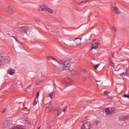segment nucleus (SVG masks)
Wrapping results in <instances>:
<instances>
[{
	"mask_svg": "<svg viewBox=\"0 0 129 129\" xmlns=\"http://www.w3.org/2000/svg\"><path fill=\"white\" fill-rule=\"evenodd\" d=\"M9 120H7L4 123V125L3 127H7L10 125H11V123L8 122Z\"/></svg>",
	"mask_w": 129,
	"mask_h": 129,
	"instance_id": "14",
	"label": "nucleus"
},
{
	"mask_svg": "<svg viewBox=\"0 0 129 129\" xmlns=\"http://www.w3.org/2000/svg\"><path fill=\"white\" fill-rule=\"evenodd\" d=\"M106 115H110L113 114L114 112V108L113 107L111 108V110H109V108L107 107L105 110Z\"/></svg>",
	"mask_w": 129,
	"mask_h": 129,
	"instance_id": "5",
	"label": "nucleus"
},
{
	"mask_svg": "<svg viewBox=\"0 0 129 129\" xmlns=\"http://www.w3.org/2000/svg\"><path fill=\"white\" fill-rule=\"evenodd\" d=\"M64 123L66 124H70V119L69 118H67L66 119Z\"/></svg>",
	"mask_w": 129,
	"mask_h": 129,
	"instance_id": "21",
	"label": "nucleus"
},
{
	"mask_svg": "<svg viewBox=\"0 0 129 129\" xmlns=\"http://www.w3.org/2000/svg\"><path fill=\"white\" fill-rule=\"evenodd\" d=\"M125 74H126V76H127L128 73H127V72L126 71L125 72Z\"/></svg>",
	"mask_w": 129,
	"mask_h": 129,
	"instance_id": "41",
	"label": "nucleus"
},
{
	"mask_svg": "<svg viewBox=\"0 0 129 129\" xmlns=\"http://www.w3.org/2000/svg\"><path fill=\"white\" fill-rule=\"evenodd\" d=\"M83 72L84 73H87L88 76L90 75V73H88V72H87V70H86V69H83Z\"/></svg>",
	"mask_w": 129,
	"mask_h": 129,
	"instance_id": "23",
	"label": "nucleus"
},
{
	"mask_svg": "<svg viewBox=\"0 0 129 129\" xmlns=\"http://www.w3.org/2000/svg\"><path fill=\"white\" fill-rule=\"evenodd\" d=\"M4 60H5V61H7V63H8V62H10V61H11V58H10V57L7 56L6 57L4 58Z\"/></svg>",
	"mask_w": 129,
	"mask_h": 129,
	"instance_id": "18",
	"label": "nucleus"
},
{
	"mask_svg": "<svg viewBox=\"0 0 129 129\" xmlns=\"http://www.w3.org/2000/svg\"><path fill=\"white\" fill-rule=\"evenodd\" d=\"M16 41H17V42H18V43H19L20 44H21V42H20V41H19L18 40V39H16Z\"/></svg>",
	"mask_w": 129,
	"mask_h": 129,
	"instance_id": "42",
	"label": "nucleus"
},
{
	"mask_svg": "<svg viewBox=\"0 0 129 129\" xmlns=\"http://www.w3.org/2000/svg\"><path fill=\"white\" fill-rule=\"evenodd\" d=\"M113 12L115 14H116V15H119V14H121L120 11H119V9H118L117 7H114Z\"/></svg>",
	"mask_w": 129,
	"mask_h": 129,
	"instance_id": "10",
	"label": "nucleus"
},
{
	"mask_svg": "<svg viewBox=\"0 0 129 129\" xmlns=\"http://www.w3.org/2000/svg\"><path fill=\"white\" fill-rule=\"evenodd\" d=\"M73 41L75 42L77 46H80V43H81V39H80L79 37L74 38Z\"/></svg>",
	"mask_w": 129,
	"mask_h": 129,
	"instance_id": "8",
	"label": "nucleus"
},
{
	"mask_svg": "<svg viewBox=\"0 0 129 129\" xmlns=\"http://www.w3.org/2000/svg\"><path fill=\"white\" fill-rule=\"evenodd\" d=\"M98 49V42L94 43L92 44V50H96Z\"/></svg>",
	"mask_w": 129,
	"mask_h": 129,
	"instance_id": "9",
	"label": "nucleus"
},
{
	"mask_svg": "<svg viewBox=\"0 0 129 129\" xmlns=\"http://www.w3.org/2000/svg\"><path fill=\"white\" fill-rule=\"evenodd\" d=\"M91 123L90 122H86L81 126V129H91Z\"/></svg>",
	"mask_w": 129,
	"mask_h": 129,
	"instance_id": "4",
	"label": "nucleus"
},
{
	"mask_svg": "<svg viewBox=\"0 0 129 129\" xmlns=\"http://www.w3.org/2000/svg\"><path fill=\"white\" fill-rule=\"evenodd\" d=\"M8 74L10 75H14L15 74V70L13 69H9L7 71Z\"/></svg>",
	"mask_w": 129,
	"mask_h": 129,
	"instance_id": "11",
	"label": "nucleus"
},
{
	"mask_svg": "<svg viewBox=\"0 0 129 129\" xmlns=\"http://www.w3.org/2000/svg\"><path fill=\"white\" fill-rule=\"evenodd\" d=\"M63 81L64 82L65 84H69V83H71V82H72V80L70 79V78L67 77L63 79Z\"/></svg>",
	"mask_w": 129,
	"mask_h": 129,
	"instance_id": "12",
	"label": "nucleus"
},
{
	"mask_svg": "<svg viewBox=\"0 0 129 129\" xmlns=\"http://www.w3.org/2000/svg\"><path fill=\"white\" fill-rule=\"evenodd\" d=\"M71 71V75L72 76H74V75H76L77 74V71H75L74 69L70 70Z\"/></svg>",
	"mask_w": 129,
	"mask_h": 129,
	"instance_id": "15",
	"label": "nucleus"
},
{
	"mask_svg": "<svg viewBox=\"0 0 129 129\" xmlns=\"http://www.w3.org/2000/svg\"><path fill=\"white\" fill-rule=\"evenodd\" d=\"M104 94H106V95H108V94H109V92L107 91H105L104 92Z\"/></svg>",
	"mask_w": 129,
	"mask_h": 129,
	"instance_id": "28",
	"label": "nucleus"
},
{
	"mask_svg": "<svg viewBox=\"0 0 129 129\" xmlns=\"http://www.w3.org/2000/svg\"><path fill=\"white\" fill-rule=\"evenodd\" d=\"M62 112V110L58 109L57 110V114L56 115V116H59V114Z\"/></svg>",
	"mask_w": 129,
	"mask_h": 129,
	"instance_id": "22",
	"label": "nucleus"
},
{
	"mask_svg": "<svg viewBox=\"0 0 129 129\" xmlns=\"http://www.w3.org/2000/svg\"><path fill=\"white\" fill-rule=\"evenodd\" d=\"M19 30L21 33L29 35L32 32V27L28 26H22L19 28Z\"/></svg>",
	"mask_w": 129,
	"mask_h": 129,
	"instance_id": "2",
	"label": "nucleus"
},
{
	"mask_svg": "<svg viewBox=\"0 0 129 129\" xmlns=\"http://www.w3.org/2000/svg\"><path fill=\"white\" fill-rule=\"evenodd\" d=\"M37 102V101H36V99H34V102H33V105L35 106V105H36Z\"/></svg>",
	"mask_w": 129,
	"mask_h": 129,
	"instance_id": "27",
	"label": "nucleus"
},
{
	"mask_svg": "<svg viewBox=\"0 0 129 129\" xmlns=\"http://www.w3.org/2000/svg\"><path fill=\"white\" fill-rule=\"evenodd\" d=\"M46 129H51V126H47Z\"/></svg>",
	"mask_w": 129,
	"mask_h": 129,
	"instance_id": "37",
	"label": "nucleus"
},
{
	"mask_svg": "<svg viewBox=\"0 0 129 129\" xmlns=\"http://www.w3.org/2000/svg\"><path fill=\"white\" fill-rule=\"evenodd\" d=\"M122 121H123V118L121 117H119V119H118V123L119 124V125H122L123 122Z\"/></svg>",
	"mask_w": 129,
	"mask_h": 129,
	"instance_id": "16",
	"label": "nucleus"
},
{
	"mask_svg": "<svg viewBox=\"0 0 129 129\" xmlns=\"http://www.w3.org/2000/svg\"><path fill=\"white\" fill-rule=\"evenodd\" d=\"M68 106H65L62 110V111H63V112H65V111H66L67 110V108H68Z\"/></svg>",
	"mask_w": 129,
	"mask_h": 129,
	"instance_id": "25",
	"label": "nucleus"
},
{
	"mask_svg": "<svg viewBox=\"0 0 129 129\" xmlns=\"http://www.w3.org/2000/svg\"><path fill=\"white\" fill-rule=\"evenodd\" d=\"M83 3H84L83 2H79L78 3V5H81V4H83Z\"/></svg>",
	"mask_w": 129,
	"mask_h": 129,
	"instance_id": "39",
	"label": "nucleus"
},
{
	"mask_svg": "<svg viewBox=\"0 0 129 129\" xmlns=\"http://www.w3.org/2000/svg\"><path fill=\"white\" fill-rule=\"evenodd\" d=\"M47 30L48 31V33H51V31L52 33L51 34H52V35H54V36H56V34H55V30H56V28L55 29L47 28Z\"/></svg>",
	"mask_w": 129,
	"mask_h": 129,
	"instance_id": "13",
	"label": "nucleus"
},
{
	"mask_svg": "<svg viewBox=\"0 0 129 129\" xmlns=\"http://www.w3.org/2000/svg\"><path fill=\"white\" fill-rule=\"evenodd\" d=\"M22 110H25V111H27V110H28V108H27V107H24L22 108Z\"/></svg>",
	"mask_w": 129,
	"mask_h": 129,
	"instance_id": "29",
	"label": "nucleus"
},
{
	"mask_svg": "<svg viewBox=\"0 0 129 129\" xmlns=\"http://www.w3.org/2000/svg\"><path fill=\"white\" fill-rule=\"evenodd\" d=\"M111 54H112V56L113 58L114 56V52H111Z\"/></svg>",
	"mask_w": 129,
	"mask_h": 129,
	"instance_id": "38",
	"label": "nucleus"
},
{
	"mask_svg": "<svg viewBox=\"0 0 129 129\" xmlns=\"http://www.w3.org/2000/svg\"><path fill=\"white\" fill-rule=\"evenodd\" d=\"M63 88L65 89V88H66V87H64Z\"/></svg>",
	"mask_w": 129,
	"mask_h": 129,
	"instance_id": "44",
	"label": "nucleus"
},
{
	"mask_svg": "<svg viewBox=\"0 0 129 129\" xmlns=\"http://www.w3.org/2000/svg\"><path fill=\"white\" fill-rule=\"evenodd\" d=\"M30 87H32V85H29V86H28V87L26 88V89H28V88H30Z\"/></svg>",
	"mask_w": 129,
	"mask_h": 129,
	"instance_id": "35",
	"label": "nucleus"
},
{
	"mask_svg": "<svg viewBox=\"0 0 129 129\" xmlns=\"http://www.w3.org/2000/svg\"><path fill=\"white\" fill-rule=\"evenodd\" d=\"M111 29L112 31H114V32H115V30H116V29H115V27H112Z\"/></svg>",
	"mask_w": 129,
	"mask_h": 129,
	"instance_id": "31",
	"label": "nucleus"
},
{
	"mask_svg": "<svg viewBox=\"0 0 129 129\" xmlns=\"http://www.w3.org/2000/svg\"><path fill=\"white\" fill-rule=\"evenodd\" d=\"M40 127H41V126H40L38 127V129H40Z\"/></svg>",
	"mask_w": 129,
	"mask_h": 129,
	"instance_id": "43",
	"label": "nucleus"
},
{
	"mask_svg": "<svg viewBox=\"0 0 129 129\" xmlns=\"http://www.w3.org/2000/svg\"><path fill=\"white\" fill-rule=\"evenodd\" d=\"M98 67H99V64H97L95 66H94V68H95V69H97Z\"/></svg>",
	"mask_w": 129,
	"mask_h": 129,
	"instance_id": "26",
	"label": "nucleus"
},
{
	"mask_svg": "<svg viewBox=\"0 0 129 129\" xmlns=\"http://www.w3.org/2000/svg\"><path fill=\"white\" fill-rule=\"evenodd\" d=\"M83 78L84 80H86V79H87V78L86 77H83Z\"/></svg>",
	"mask_w": 129,
	"mask_h": 129,
	"instance_id": "36",
	"label": "nucleus"
},
{
	"mask_svg": "<svg viewBox=\"0 0 129 129\" xmlns=\"http://www.w3.org/2000/svg\"><path fill=\"white\" fill-rule=\"evenodd\" d=\"M124 97H127V98H129V95H123Z\"/></svg>",
	"mask_w": 129,
	"mask_h": 129,
	"instance_id": "34",
	"label": "nucleus"
},
{
	"mask_svg": "<svg viewBox=\"0 0 129 129\" xmlns=\"http://www.w3.org/2000/svg\"><path fill=\"white\" fill-rule=\"evenodd\" d=\"M98 123H99V121H95V122H94V124H98Z\"/></svg>",
	"mask_w": 129,
	"mask_h": 129,
	"instance_id": "32",
	"label": "nucleus"
},
{
	"mask_svg": "<svg viewBox=\"0 0 129 129\" xmlns=\"http://www.w3.org/2000/svg\"><path fill=\"white\" fill-rule=\"evenodd\" d=\"M47 59L49 60H55V61H56V62H58V60L57 59H56L55 58L51 57V56H47Z\"/></svg>",
	"mask_w": 129,
	"mask_h": 129,
	"instance_id": "17",
	"label": "nucleus"
},
{
	"mask_svg": "<svg viewBox=\"0 0 129 129\" xmlns=\"http://www.w3.org/2000/svg\"><path fill=\"white\" fill-rule=\"evenodd\" d=\"M72 64V62L69 58H65L60 61V65L61 66L62 70H68L70 65Z\"/></svg>",
	"mask_w": 129,
	"mask_h": 129,
	"instance_id": "1",
	"label": "nucleus"
},
{
	"mask_svg": "<svg viewBox=\"0 0 129 129\" xmlns=\"http://www.w3.org/2000/svg\"><path fill=\"white\" fill-rule=\"evenodd\" d=\"M36 85H38V84H36Z\"/></svg>",
	"mask_w": 129,
	"mask_h": 129,
	"instance_id": "45",
	"label": "nucleus"
},
{
	"mask_svg": "<svg viewBox=\"0 0 129 129\" xmlns=\"http://www.w3.org/2000/svg\"><path fill=\"white\" fill-rule=\"evenodd\" d=\"M36 98H39V92H38L36 93Z\"/></svg>",
	"mask_w": 129,
	"mask_h": 129,
	"instance_id": "30",
	"label": "nucleus"
},
{
	"mask_svg": "<svg viewBox=\"0 0 129 129\" xmlns=\"http://www.w3.org/2000/svg\"><path fill=\"white\" fill-rule=\"evenodd\" d=\"M52 109H53V106L51 104H47L45 111L46 112H50V111H51V110H52Z\"/></svg>",
	"mask_w": 129,
	"mask_h": 129,
	"instance_id": "7",
	"label": "nucleus"
},
{
	"mask_svg": "<svg viewBox=\"0 0 129 129\" xmlns=\"http://www.w3.org/2000/svg\"><path fill=\"white\" fill-rule=\"evenodd\" d=\"M54 95H55V92H52L51 93L49 94V97L53 98V97H54Z\"/></svg>",
	"mask_w": 129,
	"mask_h": 129,
	"instance_id": "20",
	"label": "nucleus"
},
{
	"mask_svg": "<svg viewBox=\"0 0 129 129\" xmlns=\"http://www.w3.org/2000/svg\"><path fill=\"white\" fill-rule=\"evenodd\" d=\"M38 11H39V12L46 11L48 12L50 14H53V10L48 8V7L45 5L39 6L38 7Z\"/></svg>",
	"mask_w": 129,
	"mask_h": 129,
	"instance_id": "3",
	"label": "nucleus"
},
{
	"mask_svg": "<svg viewBox=\"0 0 129 129\" xmlns=\"http://www.w3.org/2000/svg\"><path fill=\"white\" fill-rule=\"evenodd\" d=\"M69 40H70V41H73V38H69Z\"/></svg>",
	"mask_w": 129,
	"mask_h": 129,
	"instance_id": "40",
	"label": "nucleus"
},
{
	"mask_svg": "<svg viewBox=\"0 0 129 129\" xmlns=\"http://www.w3.org/2000/svg\"><path fill=\"white\" fill-rule=\"evenodd\" d=\"M4 62V58L3 57L0 56V67H2V65H3V63Z\"/></svg>",
	"mask_w": 129,
	"mask_h": 129,
	"instance_id": "19",
	"label": "nucleus"
},
{
	"mask_svg": "<svg viewBox=\"0 0 129 129\" xmlns=\"http://www.w3.org/2000/svg\"><path fill=\"white\" fill-rule=\"evenodd\" d=\"M95 41L94 40H93V42H94Z\"/></svg>",
	"mask_w": 129,
	"mask_h": 129,
	"instance_id": "46",
	"label": "nucleus"
},
{
	"mask_svg": "<svg viewBox=\"0 0 129 129\" xmlns=\"http://www.w3.org/2000/svg\"><path fill=\"white\" fill-rule=\"evenodd\" d=\"M5 11L8 13V14H9V15H11V14L14 13V10L12 9V7L10 6V5H8L5 9Z\"/></svg>",
	"mask_w": 129,
	"mask_h": 129,
	"instance_id": "6",
	"label": "nucleus"
},
{
	"mask_svg": "<svg viewBox=\"0 0 129 129\" xmlns=\"http://www.w3.org/2000/svg\"><path fill=\"white\" fill-rule=\"evenodd\" d=\"M120 76H123V75H125V74L124 73H121L120 74Z\"/></svg>",
	"mask_w": 129,
	"mask_h": 129,
	"instance_id": "33",
	"label": "nucleus"
},
{
	"mask_svg": "<svg viewBox=\"0 0 129 129\" xmlns=\"http://www.w3.org/2000/svg\"><path fill=\"white\" fill-rule=\"evenodd\" d=\"M110 65L111 66V67H114V63H113V61L112 60L110 61Z\"/></svg>",
	"mask_w": 129,
	"mask_h": 129,
	"instance_id": "24",
	"label": "nucleus"
}]
</instances>
